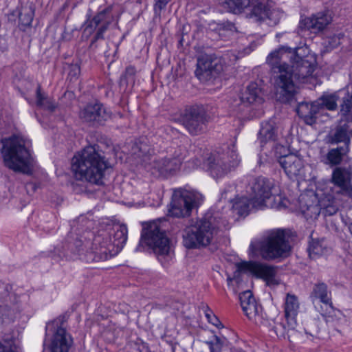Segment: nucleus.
<instances>
[{
	"mask_svg": "<svg viewBox=\"0 0 352 352\" xmlns=\"http://www.w3.org/2000/svg\"><path fill=\"white\" fill-rule=\"evenodd\" d=\"M36 105L40 108L53 112L57 107V104L55 101L49 98L45 94L41 92V87L38 86L36 92Z\"/></svg>",
	"mask_w": 352,
	"mask_h": 352,
	"instance_id": "31",
	"label": "nucleus"
},
{
	"mask_svg": "<svg viewBox=\"0 0 352 352\" xmlns=\"http://www.w3.org/2000/svg\"><path fill=\"white\" fill-rule=\"evenodd\" d=\"M272 78L274 80L275 94L281 102H289L296 92L294 78L304 81L312 76L317 65L313 54L300 56L297 50L281 46L267 57Z\"/></svg>",
	"mask_w": 352,
	"mask_h": 352,
	"instance_id": "1",
	"label": "nucleus"
},
{
	"mask_svg": "<svg viewBox=\"0 0 352 352\" xmlns=\"http://www.w3.org/2000/svg\"><path fill=\"white\" fill-rule=\"evenodd\" d=\"M127 232L125 225H116L110 232H99L94 239L87 260L98 262L116 255L126 242Z\"/></svg>",
	"mask_w": 352,
	"mask_h": 352,
	"instance_id": "4",
	"label": "nucleus"
},
{
	"mask_svg": "<svg viewBox=\"0 0 352 352\" xmlns=\"http://www.w3.org/2000/svg\"><path fill=\"white\" fill-rule=\"evenodd\" d=\"M144 245L153 250L162 265L168 264L173 258L169 239L157 222H151L144 226L135 251H142L144 249Z\"/></svg>",
	"mask_w": 352,
	"mask_h": 352,
	"instance_id": "7",
	"label": "nucleus"
},
{
	"mask_svg": "<svg viewBox=\"0 0 352 352\" xmlns=\"http://www.w3.org/2000/svg\"><path fill=\"white\" fill-rule=\"evenodd\" d=\"M311 298L313 302L319 300L323 304L318 309V311L327 322H329L334 315L335 309L332 305L331 292L328 289L327 285L320 282L315 284L311 293Z\"/></svg>",
	"mask_w": 352,
	"mask_h": 352,
	"instance_id": "17",
	"label": "nucleus"
},
{
	"mask_svg": "<svg viewBox=\"0 0 352 352\" xmlns=\"http://www.w3.org/2000/svg\"><path fill=\"white\" fill-rule=\"evenodd\" d=\"M170 1V0H155L153 6L155 14L157 16H160L162 10L165 9Z\"/></svg>",
	"mask_w": 352,
	"mask_h": 352,
	"instance_id": "40",
	"label": "nucleus"
},
{
	"mask_svg": "<svg viewBox=\"0 0 352 352\" xmlns=\"http://www.w3.org/2000/svg\"><path fill=\"white\" fill-rule=\"evenodd\" d=\"M110 165L105 157L93 146H87L72 160V169L76 178L101 185L105 171Z\"/></svg>",
	"mask_w": 352,
	"mask_h": 352,
	"instance_id": "2",
	"label": "nucleus"
},
{
	"mask_svg": "<svg viewBox=\"0 0 352 352\" xmlns=\"http://www.w3.org/2000/svg\"><path fill=\"white\" fill-rule=\"evenodd\" d=\"M288 231L284 229H273L265 233L261 240L252 242L250 252L253 256L258 253L265 260H273L287 256L290 245L287 239Z\"/></svg>",
	"mask_w": 352,
	"mask_h": 352,
	"instance_id": "6",
	"label": "nucleus"
},
{
	"mask_svg": "<svg viewBox=\"0 0 352 352\" xmlns=\"http://www.w3.org/2000/svg\"><path fill=\"white\" fill-rule=\"evenodd\" d=\"M140 152L141 153H142V155H144L147 152V151L146 150V148H143V147L141 146L140 148Z\"/></svg>",
	"mask_w": 352,
	"mask_h": 352,
	"instance_id": "45",
	"label": "nucleus"
},
{
	"mask_svg": "<svg viewBox=\"0 0 352 352\" xmlns=\"http://www.w3.org/2000/svg\"><path fill=\"white\" fill-rule=\"evenodd\" d=\"M320 104V110L326 108L328 110H335L337 107V103L335 97L329 96L322 98L320 100H317Z\"/></svg>",
	"mask_w": 352,
	"mask_h": 352,
	"instance_id": "37",
	"label": "nucleus"
},
{
	"mask_svg": "<svg viewBox=\"0 0 352 352\" xmlns=\"http://www.w3.org/2000/svg\"><path fill=\"white\" fill-rule=\"evenodd\" d=\"M308 250L309 256L312 258L322 255L327 252L323 240H312L309 244Z\"/></svg>",
	"mask_w": 352,
	"mask_h": 352,
	"instance_id": "36",
	"label": "nucleus"
},
{
	"mask_svg": "<svg viewBox=\"0 0 352 352\" xmlns=\"http://www.w3.org/2000/svg\"><path fill=\"white\" fill-rule=\"evenodd\" d=\"M237 270L241 272H249L254 276L263 279L270 287L280 284L277 276L276 267L258 262H241L236 264Z\"/></svg>",
	"mask_w": 352,
	"mask_h": 352,
	"instance_id": "13",
	"label": "nucleus"
},
{
	"mask_svg": "<svg viewBox=\"0 0 352 352\" xmlns=\"http://www.w3.org/2000/svg\"><path fill=\"white\" fill-rule=\"evenodd\" d=\"M3 305L0 306V318L3 322L13 320L18 311L19 296L13 291V287L6 285L4 287Z\"/></svg>",
	"mask_w": 352,
	"mask_h": 352,
	"instance_id": "20",
	"label": "nucleus"
},
{
	"mask_svg": "<svg viewBox=\"0 0 352 352\" xmlns=\"http://www.w3.org/2000/svg\"><path fill=\"white\" fill-rule=\"evenodd\" d=\"M213 218L199 220L195 226L187 228L183 234L184 245L188 248H195L209 245L216 234V226L213 225Z\"/></svg>",
	"mask_w": 352,
	"mask_h": 352,
	"instance_id": "8",
	"label": "nucleus"
},
{
	"mask_svg": "<svg viewBox=\"0 0 352 352\" xmlns=\"http://www.w3.org/2000/svg\"><path fill=\"white\" fill-rule=\"evenodd\" d=\"M196 76L201 80H210L216 78L222 71L223 66L217 58H212L205 55L197 60Z\"/></svg>",
	"mask_w": 352,
	"mask_h": 352,
	"instance_id": "19",
	"label": "nucleus"
},
{
	"mask_svg": "<svg viewBox=\"0 0 352 352\" xmlns=\"http://www.w3.org/2000/svg\"><path fill=\"white\" fill-rule=\"evenodd\" d=\"M221 25V26H222V27L223 28V25H223V24H222V25ZM219 29H221V27H219Z\"/></svg>",
	"mask_w": 352,
	"mask_h": 352,
	"instance_id": "50",
	"label": "nucleus"
},
{
	"mask_svg": "<svg viewBox=\"0 0 352 352\" xmlns=\"http://www.w3.org/2000/svg\"><path fill=\"white\" fill-rule=\"evenodd\" d=\"M332 17L328 11L319 12L309 17L301 19L298 28L318 34L323 31L331 22Z\"/></svg>",
	"mask_w": 352,
	"mask_h": 352,
	"instance_id": "21",
	"label": "nucleus"
},
{
	"mask_svg": "<svg viewBox=\"0 0 352 352\" xmlns=\"http://www.w3.org/2000/svg\"><path fill=\"white\" fill-rule=\"evenodd\" d=\"M63 324V321L60 318L49 322L46 324L45 336L52 334L50 344V352H69L73 344L72 336L67 332Z\"/></svg>",
	"mask_w": 352,
	"mask_h": 352,
	"instance_id": "11",
	"label": "nucleus"
},
{
	"mask_svg": "<svg viewBox=\"0 0 352 352\" xmlns=\"http://www.w3.org/2000/svg\"><path fill=\"white\" fill-rule=\"evenodd\" d=\"M299 309V302L298 298L293 294H288L285 298V316L286 320H292V323L290 324L293 327L295 324V317L296 316Z\"/></svg>",
	"mask_w": 352,
	"mask_h": 352,
	"instance_id": "28",
	"label": "nucleus"
},
{
	"mask_svg": "<svg viewBox=\"0 0 352 352\" xmlns=\"http://www.w3.org/2000/svg\"><path fill=\"white\" fill-rule=\"evenodd\" d=\"M331 182L333 184L332 193L350 197L352 191L351 170L346 167H336L332 172Z\"/></svg>",
	"mask_w": 352,
	"mask_h": 352,
	"instance_id": "16",
	"label": "nucleus"
},
{
	"mask_svg": "<svg viewBox=\"0 0 352 352\" xmlns=\"http://www.w3.org/2000/svg\"><path fill=\"white\" fill-rule=\"evenodd\" d=\"M329 142L331 144L343 142L344 144V146H347L349 148L350 138L346 129L342 126L338 127L333 134L331 135Z\"/></svg>",
	"mask_w": 352,
	"mask_h": 352,
	"instance_id": "34",
	"label": "nucleus"
},
{
	"mask_svg": "<svg viewBox=\"0 0 352 352\" xmlns=\"http://www.w3.org/2000/svg\"><path fill=\"white\" fill-rule=\"evenodd\" d=\"M274 187V182L268 178L258 177L252 179L248 190L252 197V206L256 210L266 207L267 200L272 197Z\"/></svg>",
	"mask_w": 352,
	"mask_h": 352,
	"instance_id": "12",
	"label": "nucleus"
},
{
	"mask_svg": "<svg viewBox=\"0 0 352 352\" xmlns=\"http://www.w3.org/2000/svg\"><path fill=\"white\" fill-rule=\"evenodd\" d=\"M341 197L336 194L328 195L320 200V212L324 216L335 214L338 210Z\"/></svg>",
	"mask_w": 352,
	"mask_h": 352,
	"instance_id": "27",
	"label": "nucleus"
},
{
	"mask_svg": "<svg viewBox=\"0 0 352 352\" xmlns=\"http://www.w3.org/2000/svg\"><path fill=\"white\" fill-rule=\"evenodd\" d=\"M279 163L289 178L303 175L304 163L298 155L290 154L281 157Z\"/></svg>",
	"mask_w": 352,
	"mask_h": 352,
	"instance_id": "24",
	"label": "nucleus"
},
{
	"mask_svg": "<svg viewBox=\"0 0 352 352\" xmlns=\"http://www.w3.org/2000/svg\"><path fill=\"white\" fill-rule=\"evenodd\" d=\"M289 323L287 322V326L283 324L282 322H276L272 328V331L278 337H285L289 329L294 328V324H293V327L290 326V324L292 323V320H289Z\"/></svg>",
	"mask_w": 352,
	"mask_h": 352,
	"instance_id": "38",
	"label": "nucleus"
},
{
	"mask_svg": "<svg viewBox=\"0 0 352 352\" xmlns=\"http://www.w3.org/2000/svg\"><path fill=\"white\" fill-rule=\"evenodd\" d=\"M260 89L258 85L254 83H250L246 88L245 91L241 96V101L243 103L252 104L255 102H261V98L259 96Z\"/></svg>",
	"mask_w": 352,
	"mask_h": 352,
	"instance_id": "29",
	"label": "nucleus"
},
{
	"mask_svg": "<svg viewBox=\"0 0 352 352\" xmlns=\"http://www.w3.org/2000/svg\"><path fill=\"white\" fill-rule=\"evenodd\" d=\"M320 111V104L316 101L311 103L301 102L297 108L298 116L308 124H312L316 122V115Z\"/></svg>",
	"mask_w": 352,
	"mask_h": 352,
	"instance_id": "26",
	"label": "nucleus"
},
{
	"mask_svg": "<svg viewBox=\"0 0 352 352\" xmlns=\"http://www.w3.org/2000/svg\"><path fill=\"white\" fill-rule=\"evenodd\" d=\"M320 203H315L311 196L301 195L299 197V208L307 220L314 221L320 213Z\"/></svg>",
	"mask_w": 352,
	"mask_h": 352,
	"instance_id": "25",
	"label": "nucleus"
},
{
	"mask_svg": "<svg viewBox=\"0 0 352 352\" xmlns=\"http://www.w3.org/2000/svg\"><path fill=\"white\" fill-rule=\"evenodd\" d=\"M219 3L230 12H245L248 17L270 26L277 25L282 15L280 10L272 8L271 3H265V0H219Z\"/></svg>",
	"mask_w": 352,
	"mask_h": 352,
	"instance_id": "3",
	"label": "nucleus"
},
{
	"mask_svg": "<svg viewBox=\"0 0 352 352\" xmlns=\"http://www.w3.org/2000/svg\"><path fill=\"white\" fill-rule=\"evenodd\" d=\"M232 28H233V25L231 23L223 25V30H231Z\"/></svg>",
	"mask_w": 352,
	"mask_h": 352,
	"instance_id": "44",
	"label": "nucleus"
},
{
	"mask_svg": "<svg viewBox=\"0 0 352 352\" xmlns=\"http://www.w3.org/2000/svg\"><path fill=\"white\" fill-rule=\"evenodd\" d=\"M233 209L239 215H247L252 209H256L252 206V197L250 199L242 197L237 199L233 204Z\"/></svg>",
	"mask_w": 352,
	"mask_h": 352,
	"instance_id": "33",
	"label": "nucleus"
},
{
	"mask_svg": "<svg viewBox=\"0 0 352 352\" xmlns=\"http://www.w3.org/2000/svg\"><path fill=\"white\" fill-rule=\"evenodd\" d=\"M239 162L238 154L232 151L230 155L210 157L208 170L214 178H221L238 166Z\"/></svg>",
	"mask_w": 352,
	"mask_h": 352,
	"instance_id": "14",
	"label": "nucleus"
},
{
	"mask_svg": "<svg viewBox=\"0 0 352 352\" xmlns=\"http://www.w3.org/2000/svg\"><path fill=\"white\" fill-rule=\"evenodd\" d=\"M78 243H81V241H79ZM76 245H77V246H78L79 245H78V244H77ZM80 245H82V244H80Z\"/></svg>",
	"mask_w": 352,
	"mask_h": 352,
	"instance_id": "49",
	"label": "nucleus"
},
{
	"mask_svg": "<svg viewBox=\"0 0 352 352\" xmlns=\"http://www.w3.org/2000/svg\"><path fill=\"white\" fill-rule=\"evenodd\" d=\"M80 116L85 122L101 124L110 118L111 113L102 104L94 103L87 104L80 111Z\"/></svg>",
	"mask_w": 352,
	"mask_h": 352,
	"instance_id": "23",
	"label": "nucleus"
},
{
	"mask_svg": "<svg viewBox=\"0 0 352 352\" xmlns=\"http://www.w3.org/2000/svg\"><path fill=\"white\" fill-rule=\"evenodd\" d=\"M143 0H136L137 3H142Z\"/></svg>",
	"mask_w": 352,
	"mask_h": 352,
	"instance_id": "48",
	"label": "nucleus"
},
{
	"mask_svg": "<svg viewBox=\"0 0 352 352\" xmlns=\"http://www.w3.org/2000/svg\"><path fill=\"white\" fill-rule=\"evenodd\" d=\"M348 230L350 232V233L352 234V223H349L348 225Z\"/></svg>",
	"mask_w": 352,
	"mask_h": 352,
	"instance_id": "46",
	"label": "nucleus"
},
{
	"mask_svg": "<svg viewBox=\"0 0 352 352\" xmlns=\"http://www.w3.org/2000/svg\"><path fill=\"white\" fill-rule=\"evenodd\" d=\"M276 136V131L273 122H265L261 124V127L258 133V140L261 144L274 141Z\"/></svg>",
	"mask_w": 352,
	"mask_h": 352,
	"instance_id": "30",
	"label": "nucleus"
},
{
	"mask_svg": "<svg viewBox=\"0 0 352 352\" xmlns=\"http://www.w3.org/2000/svg\"><path fill=\"white\" fill-rule=\"evenodd\" d=\"M183 151V148L179 147L165 157L153 160L151 164V168L153 169L152 173L167 176L177 171L184 159Z\"/></svg>",
	"mask_w": 352,
	"mask_h": 352,
	"instance_id": "15",
	"label": "nucleus"
},
{
	"mask_svg": "<svg viewBox=\"0 0 352 352\" xmlns=\"http://www.w3.org/2000/svg\"><path fill=\"white\" fill-rule=\"evenodd\" d=\"M72 72H74V74L76 75L80 72V68L78 66H74L73 67Z\"/></svg>",
	"mask_w": 352,
	"mask_h": 352,
	"instance_id": "43",
	"label": "nucleus"
},
{
	"mask_svg": "<svg viewBox=\"0 0 352 352\" xmlns=\"http://www.w3.org/2000/svg\"><path fill=\"white\" fill-rule=\"evenodd\" d=\"M239 300L242 309L245 316L256 324H261L263 320L262 308L257 303L250 290L240 294Z\"/></svg>",
	"mask_w": 352,
	"mask_h": 352,
	"instance_id": "22",
	"label": "nucleus"
},
{
	"mask_svg": "<svg viewBox=\"0 0 352 352\" xmlns=\"http://www.w3.org/2000/svg\"><path fill=\"white\" fill-rule=\"evenodd\" d=\"M227 280H228V283H230L232 280V279L231 278L228 277Z\"/></svg>",
	"mask_w": 352,
	"mask_h": 352,
	"instance_id": "47",
	"label": "nucleus"
},
{
	"mask_svg": "<svg viewBox=\"0 0 352 352\" xmlns=\"http://www.w3.org/2000/svg\"><path fill=\"white\" fill-rule=\"evenodd\" d=\"M351 110H352V92L351 95L343 100V103L341 104L340 111L342 115H347Z\"/></svg>",
	"mask_w": 352,
	"mask_h": 352,
	"instance_id": "41",
	"label": "nucleus"
},
{
	"mask_svg": "<svg viewBox=\"0 0 352 352\" xmlns=\"http://www.w3.org/2000/svg\"><path fill=\"white\" fill-rule=\"evenodd\" d=\"M0 352H17L14 344L11 342H0Z\"/></svg>",
	"mask_w": 352,
	"mask_h": 352,
	"instance_id": "42",
	"label": "nucleus"
},
{
	"mask_svg": "<svg viewBox=\"0 0 352 352\" xmlns=\"http://www.w3.org/2000/svg\"><path fill=\"white\" fill-rule=\"evenodd\" d=\"M204 314L208 321L214 326L219 327V325L221 324L219 318L213 314L212 311L208 307L206 308Z\"/></svg>",
	"mask_w": 352,
	"mask_h": 352,
	"instance_id": "39",
	"label": "nucleus"
},
{
	"mask_svg": "<svg viewBox=\"0 0 352 352\" xmlns=\"http://www.w3.org/2000/svg\"><path fill=\"white\" fill-rule=\"evenodd\" d=\"M34 17V10L32 7L23 8L19 14V26L22 30L31 25Z\"/></svg>",
	"mask_w": 352,
	"mask_h": 352,
	"instance_id": "35",
	"label": "nucleus"
},
{
	"mask_svg": "<svg viewBox=\"0 0 352 352\" xmlns=\"http://www.w3.org/2000/svg\"><path fill=\"white\" fill-rule=\"evenodd\" d=\"M1 143L5 166L14 172L30 173L33 160L28 148L29 140L21 135H12L2 140Z\"/></svg>",
	"mask_w": 352,
	"mask_h": 352,
	"instance_id": "5",
	"label": "nucleus"
},
{
	"mask_svg": "<svg viewBox=\"0 0 352 352\" xmlns=\"http://www.w3.org/2000/svg\"><path fill=\"white\" fill-rule=\"evenodd\" d=\"M347 146H339L331 148L327 154V164L330 166H336L341 163L344 156L348 153Z\"/></svg>",
	"mask_w": 352,
	"mask_h": 352,
	"instance_id": "32",
	"label": "nucleus"
},
{
	"mask_svg": "<svg viewBox=\"0 0 352 352\" xmlns=\"http://www.w3.org/2000/svg\"><path fill=\"white\" fill-rule=\"evenodd\" d=\"M203 201V196L196 191L175 190L173 195L168 214L175 217L190 215L192 208L197 207Z\"/></svg>",
	"mask_w": 352,
	"mask_h": 352,
	"instance_id": "9",
	"label": "nucleus"
},
{
	"mask_svg": "<svg viewBox=\"0 0 352 352\" xmlns=\"http://www.w3.org/2000/svg\"><path fill=\"white\" fill-rule=\"evenodd\" d=\"M209 118L203 106L194 105L184 109L179 122L191 135H198L204 132Z\"/></svg>",
	"mask_w": 352,
	"mask_h": 352,
	"instance_id": "10",
	"label": "nucleus"
},
{
	"mask_svg": "<svg viewBox=\"0 0 352 352\" xmlns=\"http://www.w3.org/2000/svg\"><path fill=\"white\" fill-rule=\"evenodd\" d=\"M114 21V15L112 12V7L107 8L100 11L89 21V24L85 28V32L91 34L96 28L97 32L94 37V41L102 39L104 37V33L107 31L110 24Z\"/></svg>",
	"mask_w": 352,
	"mask_h": 352,
	"instance_id": "18",
	"label": "nucleus"
}]
</instances>
